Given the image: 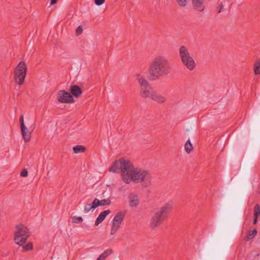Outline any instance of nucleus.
I'll return each mask as SVG.
<instances>
[{
  "mask_svg": "<svg viewBox=\"0 0 260 260\" xmlns=\"http://www.w3.org/2000/svg\"><path fill=\"white\" fill-rule=\"evenodd\" d=\"M112 227L111 229V234L113 235L114 234L113 231H114V219L112 220Z\"/></svg>",
  "mask_w": 260,
  "mask_h": 260,
  "instance_id": "2f4dec72",
  "label": "nucleus"
},
{
  "mask_svg": "<svg viewBox=\"0 0 260 260\" xmlns=\"http://www.w3.org/2000/svg\"><path fill=\"white\" fill-rule=\"evenodd\" d=\"M82 32H83L82 26L81 25H80L76 29V34L77 35H79L81 34L82 33Z\"/></svg>",
  "mask_w": 260,
  "mask_h": 260,
  "instance_id": "c85d7f7f",
  "label": "nucleus"
},
{
  "mask_svg": "<svg viewBox=\"0 0 260 260\" xmlns=\"http://www.w3.org/2000/svg\"><path fill=\"white\" fill-rule=\"evenodd\" d=\"M109 171L114 172V165H112L109 168Z\"/></svg>",
  "mask_w": 260,
  "mask_h": 260,
  "instance_id": "f704fd0d",
  "label": "nucleus"
},
{
  "mask_svg": "<svg viewBox=\"0 0 260 260\" xmlns=\"http://www.w3.org/2000/svg\"><path fill=\"white\" fill-rule=\"evenodd\" d=\"M193 147L189 139H188L184 145V149L187 153H189L192 150Z\"/></svg>",
  "mask_w": 260,
  "mask_h": 260,
  "instance_id": "4be33fe9",
  "label": "nucleus"
},
{
  "mask_svg": "<svg viewBox=\"0 0 260 260\" xmlns=\"http://www.w3.org/2000/svg\"><path fill=\"white\" fill-rule=\"evenodd\" d=\"M72 222L73 223H80L83 221V218L82 217H77L74 216L72 218Z\"/></svg>",
  "mask_w": 260,
  "mask_h": 260,
  "instance_id": "a878e982",
  "label": "nucleus"
},
{
  "mask_svg": "<svg viewBox=\"0 0 260 260\" xmlns=\"http://www.w3.org/2000/svg\"><path fill=\"white\" fill-rule=\"evenodd\" d=\"M120 173L122 181L126 184L140 183L143 187L151 184L152 176L149 171L135 167L128 158L121 157L115 160V173Z\"/></svg>",
  "mask_w": 260,
  "mask_h": 260,
  "instance_id": "f257e3e1",
  "label": "nucleus"
},
{
  "mask_svg": "<svg viewBox=\"0 0 260 260\" xmlns=\"http://www.w3.org/2000/svg\"><path fill=\"white\" fill-rule=\"evenodd\" d=\"M151 99L158 104L164 103L167 100L165 96L156 92L155 91H154L153 94H152V96Z\"/></svg>",
  "mask_w": 260,
  "mask_h": 260,
  "instance_id": "ddd939ff",
  "label": "nucleus"
},
{
  "mask_svg": "<svg viewBox=\"0 0 260 260\" xmlns=\"http://www.w3.org/2000/svg\"><path fill=\"white\" fill-rule=\"evenodd\" d=\"M93 201L95 203L96 208L99 206H104L106 205H109L111 203V200L109 199H103L100 200L95 198Z\"/></svg>",
  "mask_w": 260,
  "mask_h": 260,
  "instance_id": "dca6fc26",
  "label": "nucleus"
},
{
  "mask_svg": "<svg viewBox=\"0 0 260 260\" xmlns=\"http://www.w3.org/2000/svg\"><path fill=\"white\" fill-rule=\"evenodd\" d=\"M95 208H96L95 203L93 201L91 204H86L85 205L83 212L84 213H88L90 211L93 212Z\"/></svg>",
  "mask_w": 260,
  "mask_h": 260,
  "instance_id": "a211bd4d",
  "label": "nucleus"
},
{
  "mask_svg": "<svg viewBox=\"0 0 260 260\" xmlns=\"http://www.w3.org/2000/svg\"><path fill=\"white\" fill-rule=\"evenodd\" d=\"M260 216V206L256 204L254 210V216L259 217Z\"/></svg>",
  "mask_w": 260,
  "mask_h": 260,
  "instance_id": "393cba45",
  "label": "nucleus"
},
{
  "mask_svg": "<svg viewBox=\"0 0 260 260\" xmlns=\"http://www.w3.org/2000/svg\"><path fill=\"white\" fill-rule=\"evenodd\" d=\"M257 234V231L255 229H253V230L249 231L247 234V235L245 238V241H249L252 239H253Z\"/></svg>",
  "mask_w": 260,
  "mask_h": 260,
  "instance_id": "aec40b11",
  "label": "nucleus"
},
{
  "mask_svg": "<svg viewBox=\"0 0 260 260\" xmlns=\"http://www.w3.org/2000/svg\"><path fill=\"white\" fill-rule=\"evenodd\" d=\"M57 1V0H51V3H50V5H54L56 3Z\"/></svg>",
  "mask_w": 260,
  "mask_h": 260,
  "instance_id": "473e14b6",
  "label": "nucleus"
},
{
  "mask_svg": "<svg viewBox=\"0 0 260 260\" xmlns=\"http://www.w3.org/2000/svg\"><path fill=\"white\" fill-rule=\"evenodd\" d=\"M75 153H80L84 152L85 151V148L82 145H76L73 148Z\"/></svg>",
  "mask_w": 260,
  "mask_h": 260,
  "instance_id": "412c9836",
  "label": "nucleus"
},
{
  "mask_svg": "<svg viewBox=\"0 0 260 260\" xmlns=\"http://www.w3.org/2000/svg\"><path fill=\"white\" fill-rule=\"evenodd\" d=\"M254 73L255 75L260 74V60H257L254 63Z\"/></svg>",
  "mask_w": 260,
  "mask_h": 260,
  "instance_id": "5701e85b",
  "label": "nucleus"
},
{
  "mask_svg": "<svg viewBox=\"0 0 260 260\" xmlns=\"http://www.w3.org/2000/svg\"><path fill=\"white\" fill-rule=\"evenodd\" d=\"M22 246L23 251L31 250L33 249V244L31 242H29L25 245L24 244Z\"/></svg>",
  "mask_w": 260,
  "mask_h": 260,
  "instance_id": "b1692460",
  "label": "nucleus"
},
{
  "mask_svg": "<svg viewBox=\"0 0 260 260\" xmlns=\"http://www.w3.org/2000/svg\"><path fill=\"white\" fill-rule=\"evenodd\" d=\"M136 78L140 86V88L149 85V82L144 75L140 74H137L136 75Z\"/></svg>",
  "mask_w": 260,
  "mask_h": 260,
  "instance_id": "f8f14e48",
  "label": "nucleus"
},
{
  "mask_svg": "<svg viewBox=\"0 0 260 260\" xmlns=\"http://www.w3.org/2000/svg\"><path fill=\"white\" fill-rule=\"evenodd\" d=\"M112 252V249H107L100 255L96 260H105L109 255L111 254Z\"/></svg>",
  "mask_w": 260,
  "mask_h": 260,
  "instance_id": "6ab92c4d",
  "label": "nucleus"
},
{
  "mask_svg": "<svg viewBox=\"0 0 260 260\" xmlns=\"http://www.w3.org/2000/svg\"><path fill=\"white\" fill-rule=\"evenodd\" d=\"M30 234L29 230L26 226L18 224L16 226L14 231V241L16 244L23 246L30 236Z\"/></svg>",
  "mask_w": 260,
  "mask_h": 260,
  "instance_id": "39448f33",
  "label": "nucleus"
},
{
  "mask_svg": "<svg viewBox=\"0 0 260 260\" xmlns=\"http://www.w3.org/2000/svg\"><path fill=\"white\" fill-rule=\"evenodd\" d=\"M56 98L60 103H73L75 102L71 93L64 90H59L57 93Z\"/></svg>",
  "mask_w": 260,
  "mask_h": 260,
  "instance_id": "0eeeda50",
  "label": "nucleus"
},
{
  "mask_svg": "<svg viewBox=\"0 0 260 260\" xmlns=\"http://www.w3.org/2000/svg\"><path fill=\"white\" fill-rule=\"evenodd\" d=\"M124 215V212L120 211L115 216V231L120 228L123 220Z\"/></svg>",
  "mask_w": 260,
  "mask_h": 260,
  "instance_id": "9b49d317",
  "label": "nucleus"
},
{
  "mask_svg": "<svg viewBox=\"0 0 260 260\" xmlns=\"http://www.w3.org/2000/svg\"><path fill=\"white\" fill-rule=\"evenodd\" d=\"M110 212L111 211L109 210L102 212L97 217L95 221L94 225L97 226L100 224Z\"/></svg>",
  "mask_w": 260,
  "mask_h": 260,
  "instance_id": "4468645a",
  "label": "nucleus"
},
{
  "mask_svg": "<svg viewBox=\"0 0 260 260\" xmlns=\"http://www.w3.org/2000/svg\"><path fill=\"white\" fill-rule=\"evenodd\" d=\"M20 128L21 129H24V127L25 126L24 123V117L23 115H21L20 117Z\"/></svg>",
  "mask_w": 260,
  "mask_h": 260,
  "instance_id": "cd10ccee",
  "label": "nucleus"
},
{
  "mask_svg": "<svg viewBox=\"0 0 260 260\" xmlns=\"http://www.w3.org/2000/svg\"><path fill=\"white\" fill-rule=\"evenodd\" d=\"M23 138L25 142H27L30 140L31 132H29L26 126L24 129H21Z\"/></svg>",
  "mask_w": 260,
  "mask_h": 260,
  "instance_id": "f3484780",
  "label": "nucleus"
},
{
  "mask_svg": "<svg viewBox=\"0 0 260 260\" xmlns=\"http://www.w3.org/2000/svg\"><path fill=\"white\" fill-rule=\"evenodd\" d=\"M155 90L152 89L150 85L140 88V94L141 97L151 99Z\"/></svg>",
  "mask_w": 260,
  "mask_h": 260,
  "instance_id": "6e6552de",
  "label": "nucleus"
},
{
  "mask_svg": "<svg viewBox=\"0 0 260 260\" xmlns=\"http://www.w3.org/2000/svg\"><path fill=\"white\" fill-rule=\"evenodd\" d=\"M70 91L72 95L76 98L79 97L82 93L81 88L76 85L71 86L70 88Z\"/></svg>",
  "mask_w": 260,
  "mask_h": 260,
  "instance_id": "2eb2a0df",
  "label": "nucleus"
},
{
  "mask_svg": "<svg viewBox=\"0 0 260 260\" xmlns=\"http://www.w3.org/2000/svg\"><path fill=\"white\" fill-rule=\"evenodd\" d=\"M27 66L23 61H20L15 68L14 71V80L16 84L21 85L23 84L27 73Z\"/></svg>",
  "mask_w": 260,
  "mask_h": 260,
  "instance_id": "423d86ee",
  "label": "nucleus"
},
{
  "mask_svg": "<svg viewBox=\"0 0 260 260\" xmlns=\"http://www.w3.org/2000/svg\"><path fill=\"white\" fill-rule=\"evenodd\" d=\"M192 6L194 10L202 12L205 10V5L203 0H191Z\"/></svg>",
  "mask_w": 260,
  "mask_h": 260,
  "instance_id": "9d476101",
  "label": "nucleus"
},
{
  "mask_svg": "<svg viewBox=\"0 0 260 260\" xmlns=\"http://www.w3.org/2000/svg\"><path fill=\"white\" fill-rule=\"evenodd\" d=\"M179 57L182 64L189 71L193 70L196 66V62L185 46H181L179 49Z\"/></svg>",
  "mask_w": 260,
  "mask_h": 260,
  "instance_id": "20e7f679",
  "label": "nucleus"
},
{
  "mask_svg": "<svg viewBox=\"0 0 260 260\" xmlns=\"http://www.w3.org/2000/svg\"><path fill=\"white\" fill-rule=\"evenodd\" d=\"M173 206V203L168 202L156 210L150 219V228L152 229L158 228L171 212Z\"/></svg>",
  "mask_w": 260,
  "mask_h": 260,
  "instance_id": "7ed1b4c3",
  "label": "nucleus"
},
{
  "mask_svg": "<svg viewBox=\"0 0 260 260\" xmlns=\"http://www.w3.org/2000/svg\"><path fill=\"white\" fill-rule=\"evenodd\" d=\"M169 60L164 55L155 56L150 63L148 77L150 81L158 80L170 73Z\"/></svg>",
  "mask_w": 260,
  "mask_h": 260,
  "instance_id": "f03ea898",
  "label": "nucleus"
},
{
  "mask_svg": "<svg viewBox=\"0 0 260 260\" xmlns=\"http://www.w3.org/2000/svg\"><path fill=\"white\" fill-rule=\"evenodd\" d=\"M176 1L181 7H185L187 5V0H176Z\"/></svg>",
  "mask_w": 260,
  "mask_h": 260,
  "instance_id": "bb28decb",
  "label": "nucleus"
},
{
  "mask_svg": "<svg viewBox=\"0 0 260 260\" xmlns=\"http://www.w3.org/2000/svg\"><path fill=\"white\" fill-rule=\"evenodd\" d=\"M128 203L131 207H136L140 203V199L136 193H131L128 196Z\"/></svg>",
  "mask_w": 260,
  "mask_h": 260,
  "instance_id": "1a4fd4ad",
  "label": "nucleus"
},
{
  "mask_svg": "<svg viewBox=\"0 0 260 260\" xmlns=\"http://www.w3.org/2000/svg\"><path fill=\"white\" fill-rule=\"evenodd\" d=\"M254 219L253 220V224H256L257 223L258 217H256V216H254Z\"/></svg>",
  "mask_w": 260,
  "mask_h": 260,
  "instance_id": "72a5a7b5",
  "label": "nucleus"
},
{
  "mask_svg": "<svg viewBox=\"0 0 260 260\" xmlns=\"http://www.w3.org/2000/svg\"><path fill=\"white\" fill-rule=\"evenodd\" d=\"M222 8H220V9L218 11V13H220L221 11Z\"/></svg>",
  "mask_w": 260,
  "mask_h": 260,
  "instance_id": "c9c22d12",
  "label": "nucleus"
},
{
  "mask_svg": "<svg viewBox=\"0 0 260 260\" xmlns=\"http://www.w3.org/2000/svg\"><path fill=\"white\" fill-rule=\"evenodd\" d=\"M94 2L97 6H100L104 3L105 0H94Z\"/></svg>",
  "mask_w": 260,
  "mask_h": 260,
  "instance_id": "7c9ffc66",
  "label": "nucleus"
},
{
  "mask_svg": "<svg viewBox=\"0 0 260 260\" xmlns=\"http://www.w3.org/2000/svg\"><path fill=\"white\" fill-rule=\"evenodd\" d=\"M28 175V172L26 169H23L20 173V176L22 177H27Z\"/></svg>",
  "mask_w": 260,
  "mask_h": 260,
  "instance_id": "c756f323",
  "label": "nucleus"
}]
</instances>
